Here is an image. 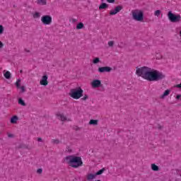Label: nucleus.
Returning <instances> with one entry per match:
<instances>
[{"label": "nucleus", "instance_id": "obj_45", "mask_svg": "<svg viewBox=\"0 0 181 181\" xmlns=\"http://www.w3.org/2000/svg\"><path fill=\"white\" fill-rule=\"evenodd\" d=\"M97 181H101V180H98Z\"/></svg>", "mask_w": 181, "mask_h": 181}, {"label": "nucleus", "instance_id": "obj_43", "mask_svg": "<svg viewBox=\"0 0 181 181\" xmlns=\"http://www.w3.org/2000/svg\"><path fill=\"white\" fill-rule=\"evenodd\" d=\"M158 129H162V126H158Z\"/></svg>", "mask_w": 181, "mask_h": 181}, {"label": "nucleus", "instance_id": "obj_13", "mask_svg": "<svg viewBox=\"0 0 181 181\" xmlns=\"http://www.w3.org/2000/svg\"><path fill=\"white\" fill-rule=\"evenodd\" d=\"M169 94H170V90L167 89L164 91V93L161 95V96L160 98L163 99V98H165V97H168V95H169Z\"/></svg>", "mask_w": 181, "mask_h": 181}, {"label": "nucleus", "instance_id": "obj_6", "mask_svg": "<svg viewBox=\"0 0 181 181\" xmlns=\"http://www.w3.org/2000/svg\"><path fill=\"white\" fill-rule=\"evenodd\" d=\"M41 22L44 25H50V23H52V16H50L49 15L43 16L41 18Z\"/></svg>", "mask_w": 181, "mask_h": 181}, {"label": "nucleus", "instance_id": "obj_40", "mask_svg": "<svg viewBox=\"0 0 181 181\" xmlns=\"http://www.w3.org/2000/svg\"><path fill=\"white\" fill-rule=\"evenodd\" d=\"M8 138H13V134H9L8 135Z\"/></svg>", "mask_w": 181, "mask_h": 181}, {"label": "nucleus", "instance_id": "obj_5", "mask_svg": "<svg viewBox=\"0 0 181 181\" xmlns=\"http://www.w3.org/2000/svg\"><path fill=\"white\" fill-rule=\"evenodd\" d=\"M168 18L170 22H172L173 23H177V22H180L181 20L180 15H176L172 13V11H168Z\"/></svg>", "mask_w": 181, "mask_h": 181}, {"label": "nucleus", "instance_id": "obj_2", "mask_svg": "<svg viewBox=\"0 0 181 181\" xmlns=\"http://www.w3.org/2000/svg\"><path fill=\"white\" fill-rule=\"evenodd\" d=\"M64 162L68 163L71 168L77 169L80 166H83V160L80 156H76L74 155H69L64 158Z\"/></svg>", "mask_w": 181, "mask_h": 181}, {"label": "nucleus", "instance_id": "obj_36", "mask_svg": "<svg viewBox=\"0 0 181 181\" xmlns=\"http://www.w3.org/2000/svg\"><path fill=\"white\" fill-rule=\"evenodd\" d=\"M66 151L70 153L71 152V149H70L69 146H66Z\"/></svg>", "mask_w": 181, "mask_h": 181}, {"label": "nucleus", "instance_id": "obj_37", "mask_svg": "<svg viewBox=\"0 0 181 181\" xmlns=\"http://www.w3.org/2000/svg\"><path fill=\"white\" fill-rule=\"evenodd\" d=\"M77 21H78V20L76 19V18H72V19H71V21H72L73 23H76V22H77Z\"/></svg>", "mask_w": 181, "mask_h": 181}, {"label": "nucleus", "instance_id": "obj_19", "mask_svg": "<svg viewBox=\"0 0 181 181\" xmlns=\"http://www.w3.org/2000/svg\"><path fill=\"white\" fill-rule=\"evenodd\" d=\"M89 125H98V120H97V119H90L89 121Z\"/></svg>", "mask_w": 181, "mask_h": 181}, {"label": "nucleus", "instance_id": "obj_39", "mask_svg": "<svg viewBox=\"0 0 181 181\" xmlns=\"http://www.w3.org/2000/svg\"><path fill=\"white\" fill-rule=\"evenodd\" d=\"M2 47H4V43L0 41V49H2Z\"/></svg>", "mask_w": 181, "mask_h": 181}, {"label": "nucleus", "instance_id": "obj_25", "mask_svg": "<svg viewBox=\"0 0 181 181\" xmlns=\"http://www.w3.org/2000/svg\"><path fill=\"white\" fill-rule=\"evenodd\" d=\"M52 144H54L55 145L62 144V141H60L59 139H52Z\"/></svg>", "mask_w": 181, "mask_h": 181}, {"label": "nucleus", "instance_id": "obj_15", "mask_svg": "<svg viewBox=\"0 0 181 181\" xmlns=\"http://www.w3.org/2000/svg\"><path fill=\"white\" fill-rule=\"evenodd\" d=\"M18 119H19V118L18 117V116H13L11 118V124H16V122L18 121Z\"/></svg>", "mask_w": 181, "mask_h": 181}, {"label": "nucleus", "instance_id": "obj_20", "mask_svg": "<svg viewBox=\"0 0 181 181\" xmlns=\"http://www.w3.org/2000/svg\"><path fill=\"white\" fill-rule=\"evenodd\" d=\"M151 169L154 172H158V170H159V167L156 164H151Z\"/></svg>", "mask_w": 181, "mask_h": 181}, {"label": "nucleus", "instance_id": "obj_27", "mask_svg": "<svg viewBox=\"0 0 181 181\" xmlns=\"http://www.w3.org/2000/svg\"><path fill=\"white\" fill-rule=\"evenodd\" d=\"M160 10L156 11L154 13L155 16H160Z\"/></svg>", "mask_w": 181, "mask_h": 181}, {"label": "nucleus", "instance_id": "obj_10", "mask_svg": "<svg viewBox=\"0 0 181 181\" xmlns=\"http://www.w3.org/2000/svg\"><path fill=\"white\" fill-rule=\"evenodd\" d=\"M56 117L60 121H62V122L67 121V117H66V116H64V114L63 113L57 112L56 114Z\"/></svg>", "mask_w": 181, "mask_h": 181}, {"label": "nucleus", "instance_id": "obj_17", "mask_svg": "<svg viewBox=\"0 0 181 181\" xmlns=\"http://www.w3.org/2000/svg\"><path fill=\"white\" fill-rule=\"evenodd\" d=\"M18 104H20V105H22L23 107H26V103H25V100L22 99V98H18Z\"/></svg>", "mask_w": 181, "mask_h": 181}, {"label": "nucleus", "instance_id": "obj_16", "mask_svg": "<svg viewBox=\"0 0 181 181\" xmlns=\"http://www.w3.org/2000/svg\"><path fill=\"white\" fill-rule=\"evenodd\" d=\"M84 23L80 22L76 25V30H80V29H83Z\"/></svg>", "mask_w": 181, "mask_h": 181}, {"label": "nucleus", "instance_id": "obj_3", "mask_svg": "<svg viewBox=\"0 0 181 181\" xmlns=\"http://www.w3.org/2000/svg\"><path fill=\"white\" fill-rule=\"evenodd\" d=\"M83 93L84 90H83L81 87H78L71 89L69 95L70 97H71V98H74V100H78L79 98H81V97H83Z\"/></svg>", "mask_w": 181, "mask_h": 181}, {"label": "nucleus", "instance_id": "obj_34", "mask_svg": "<svg viewBox=\"0 0 181 181\" xmlns=\"http://www.w3.org/2000/svg\"><path fill=\"white\" fill-rule=\"evenodd\" d=\"M18 148H28V146L21 144V145H20Z\"/></svg>", "mask_w": 181, "mask_h": 181}, {"label": "nucleus", "instance_id": "obj_8", "mask_svg": "<svg viewBox=\"0 0 181 181\" xmlns=\"http://www.w3.org/2000/svg\"><path fill=\"white\" fill-rule=\"evenodd\" d=\"M98 71H99V73H110L112 71V68L110 66L99 67Z\"/></svg>", "mask_w": 181, "mask_h": 181}, {"label": "nucleus", "instance_id": "obj_32", "mask_svg": "<svg viewBox=\"0 0 181 181\" xmlns=\"http://www.w3.org/2000/svg\"><path fill=\"white\" fill-rule=\"evenodd\" d=\"M20 88H21L22 93H25V86H21V87L20 86Z\"/></svg>", "mask_w": 181, "mask_h": 181}, {"label": "nucleus", "instance_id": "obj_12", "mask_svg": "<svg viewBox=\"0 0 181 181\" xmlns=\"http://www.w3.org/2000/svg\"><path fill=\"white\" fill-rule=\"evenodd\" d=\"M4 74L5 78H6L7 80H10V78H11L12 77L11 72L9 71H4Z\"/></svg>", "mask_w": 181, "mask_h": 181}, {"label": "nucleus", "instance_id": "obj_23", "mask_svg": "<svg viewBox=\"0 0 181 181\" xmlns=\"http://www.w3.org/2000/svg\"><path fill=\"white\" fill-rule=\"evenodd\" d=\"M33 18H34V19H39V18H40V13H39V12H35V13L33 14Z\"/></svg>", "mask_w": 181, "mask_h": 181}, {"label": "nucleus", "instance_id": "obj_24", "mask_svg": "<svg viewBox=\"0 0 181 181\" xmlns=\"http://www.w3.org/2000/svg\"><path fill=\"white\" fill-rule=\"evenodd\" d=\"M21 79H17L16 82V86L17 87V88H21Z\"/></svg>", "mask_w": 181, "mask_h": 181}, {"label": "nucleus", "instance_id": "obj_21", "mask_svg": "<svg viewBox=\"0 0 181 181\" xmlns=\"http://www.w3.org/2000/svg\"><path fill=\"white\" fill-rule=\"evenodd\" d=\"M95 174H89L87 177L88 180H93V179H95Z\"/></svg>", "mask_w": 181, "mask_h": 181}, {"label": "nucleus", "instance_id": "obj_28", "mask_svg": "<svg viewBox=\"0 0 181 181\" xmlns=\"http://www.w3.org/2000/svg\"><path fill=\"white\" fill-rule=\"evenodd\" d=\"M107 45L110 47H112L114 46V41H109Z\"/></svg>", "mask_w": 181, "mask_h": 181}, {"label": "nucleus", "instance_id": "obj_29", "mask_svg": "<svg viewBox=\"0 0 181 181\" xmlns=\"http://www.w3.org/2000/svg\"><path fill=\"white\" fill-rule=\"evenodd\" d=\"M82 101H86V100H88V95H85L82 98H81Z\"/></svg>", "mask_w": 181, "mask_h": 181}, {"label": "nucleus", "instance_id": "obj_30", "mask_svg": "<svg viewBox=\"0 0 181 181\" xmlns=\"http://www.w3.org/2000/svg\"><path fill=\"white\" fill-rule=\"evenodd\" d=\"M42 173L43 170L42 168H39L37 170V173H38L39 175H42Z\"/></svg>", "mask_w": 181, "mask_h": 181}, {"label": "nucleus", "instance_id": "obj_26", "mask_svg": "<svg viewBox=\"0 0 181 181\" xmlns=\"http://www.w3.org/2000/svg\"><path fill=\"white\" fill-rule=\"evenodd\" d=\"M93 64H97L100 63V58H98V57L95 58L93 61Z\"/></svg>", "mask_w": 181, "mask_h": 181}, {"label": "nucleus", "instance_id": "obj_44", "mask_svg": "<svg viewBox=\"0 0 181 181\" xmlns=\"http://www.w3.org/2000/svg\"><path fill=\"white\" fill-rule=\"evenodd\" d=\"M20 73H23V71L21 70V71H20Z\"/></svg>", "mask_w": 181, "mask_h": 181}, {"label": "nucleus", "instance_id": "obj_22", "mask_svg": "<svg viewBox=\"0 0 181 181\" xmlns=\"http://www.w3.org/2000/svg\"><path fill=\"white\" fill-rule=\"evenodd\" d=\"M37 4L40 5H47V1H46V0H37Z\"/></svg>", "mask_w": 181, "mask_h": 181}, {"label": "nucleus", "instance_id": "obj_41", "mask_svg": "<svg viewBox=\"0 0 181 181\" xmlns=\"http://www.w3.org/2000/svg\"><path fill=\"white\" fill-rule=\"evenodd\" d=\"M76 131H78V129H80V128L77 126H76L74 128Z\"/></svg>", "mask_w": 181, "mask_h": 181}, {"label": "nucleus", "instance_id": "obj_33", "mask_svg": "<svg viewBox=\"0 0 181 181\" xmlns=\"http://www.w3.org/2000/svg\"><path fill=\"white\" fill-rule=\"evenodd\" d=\"M107 2H108L109 4H114V2H115V0H107Z\"/></svg>", "mask_w": 181, "mask_h": 181}, {"label": "nucleus", "instance_id": "obj_1", "mask_svg": "<svg viewBox=\"0 0 181 181\" xmlns=\"http://www.w3.org/2000/svg\"><path fill=\"white\" fill-rule=\"evenodd\" d=\"M136 74L147 81H160L166 77L165 74L148 66L136 67Z\"/></svg>", "mask_w": 181, "mask_h": 181}, {"label": "nucleus", "instance_id": "obj_35", "mask_svg": "<svg viewBox=\"0 0 181 181\" xmlns=\"http://www.w3.org/2000/svg\"><path fill=\"white\" fill-rule=\"evenodd\" d=\"M37 141L38 142H43V139H42V138H40V137L37 138Z\"/></svg>", "mask_w": 181, "mask_h": 181}, {"label": "nucleus", "instance_id": "obj_14", "mask_svg": "<svg viewBox=\"0 0 181 181\" xmlns=\"http://www.w3.org/2000/svg\"><path fill=\"white\" fill-rule=\"evenodd\" d=\"M107 8H108V4H107L106 3H102L99 6V11H101V9H107Z\"/></svg>", "mask_w": 181, "mask_h": 181}, {"label": "nucleus", "instance_id": "obj_11", "mask_svg": "<svg viewBox=\"0 0 181 181\" xmlns=\"http://www.w3.org/2000/svg\"><path fill=\"white\" fill-rule=\"evenodd\" d=\"M47 75H44L42 78V80L40 82V84L41 86H47L49 84V82L47 81Z\"/></svg>", "mask_w": 181, "mask_h": 181}, {"label": "nucleus", "instance_id": "obj_9", "mask_svg": "<svg viewBox=\"0 0 181 181\" xmlns=\"http://www.w3.org/2000/svg\"><path fill=\"white\" fill-rule=\"evenodd\" d=\"M93 88H100L101 87V81L99 79H95L92 81Z\"/></svg>", "mask_w": 181, "mask_h": 181}, {"label": "nucleus", "instance_id": "obj_31", "mask_svg": "<svg viewBox=\"0 0 181 181\" xmlns=\"http://www.w3.org/2000/svg\"><path fill=\"white\" fill-rule=\"evenodd\" d=\"M4 33V26L0 25V35Z\"/></svg>", "mask_w": 181, "mask_h": 181}, {"label": "nucleus", "instance_id": "obj_7", "mask_svg": "<svg viewBox=\"0 0 181 181\" xmlns=\"http://www.w3.org/2000/svg\"><path fill=\"white\" fill-rule=\"evenodd\" d=\"M122 9H124V6L121 5L117 6L114 10L110 11V15L111 16L117 15L118 12H119L120 11H122Z\"/></svg>", "mask_w": 181, "mask_h": 181}, {"label": "nucleus", "instance_id": "obj_42", "mask_svg": "<svg viewBox=\"0 0 181 181\" xmlns=\"http://www.w3.org/2000/svg\"><path fill=\"white\" fill-rule=\"evenodd\" d=\"M25 52H27V53H30V50L25 49Z\"/></svg>", "mask_w": 181, "mask_h": 181}, {"label": "nucleus", "instance_id": "obj_18", "mask_svg": "<svg viewBox=\"0 0 181 181\" xmlns=\"http://www.w3.org/2000/svg\"><path fill=\"white\" fill-rule=\"evenodd\" d=\"M104 172H105V168H103L99 170L98 172H96L95 173V175L96 176H100V175H103L104 173Z\"/></svg>", "mask_w": 181, "mask_h": 181}, {"label": "nucleus", "instance_id": "obj_38", "mask_svg": "<svg viewBox=\"0 0 181 181\" xmlns=\"http://www.w3.org/2000/svg\"><path fill=\"white\" fill-rule=\"evenodd\" d=\"M177 88H181V83L175 86Z\"/></svg>", "mask_w": 181, "mask_h": 181}, {"label": "nucleus", "instance_id": "obj_4", "mask_svg": "<svg viewBox=\"0 0 181 181\" xmlns=\"http://www.w3.org/2000/svg\"><path fill=\"white\" fill-rule=\"evenodd\" d=\"M132 13L134 21H136L137 22H142V21H144V11L136 9L133 11Z\"/></svg>", "mask_w": 181, "mask_h": 181}]
</instances>
